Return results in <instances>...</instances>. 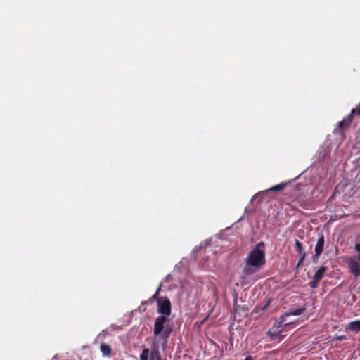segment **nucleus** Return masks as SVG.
I'll list each match as a JSON object with an SVG mask.
<instances>
[{"instance_id":"1","label":"nucleus","mask_w":360,"mask_h":360,"mask_svg":"<svg viewBox=\"0 0 360 360\" xmlns=\"http://www.w3.org/2000/svg\"><path fill=\"white\" fill-rule=\"evenodd\" d=\"M265 264V244L264 242H259L249 252L245 259V266L241 273L242 279H248L259 271Z\"/></svg>"},{"instance_id":"2","label":"nucleus","mask_w":360,"mask_h":360,"mask_svg":"<svg viewBox=\"0 0 360 360\" xmlns=\"http://www.w3.org/2000/svg\"><path fill=\"white\" fill-rule=\"evenodd\" d=\"M354 251L357 255H352L348 258L347 266L349 271L358 278L360 276V243L356 242L354 245Z\"/></svg>"},{"instance_id":"3","label":"nucleus","mask_w":360,"mask_h":360,"mask_svg":"<svg viewBox=\"0 0 360 360\" xmlns=\"http://www.w3.org/2000/svg\"><path fill=\"white\" fill-rule=\"evenodd\" d=\"M158 311L166 317L171 314V302L166 297H160L158 300Z\"/></svg>"},{"instance_id":"4","label":"nucleus","mask_w":360,"mask_h":360,"mask_svg":"<svg viewBox=\"0 0 360 360\" xmlns=\"http://www.w3.org/2000/svg\"><path fill=\"white\" fill-rule=\"evenodd\" d=\"M327 271V268L325 266H321L314 274L312 280L309 282V285L312 289H315L318 287L319 282L324 277V275Z\"/></svg>"},{"instance_id":"5","label":"nucleus","mask_w":360,"mask_h":360,"mask_svg":"<svg viewBox=\"0 0 360 360\" xmlns=\"http://www.w3.org/2000/svg\"><path fill=\"white\" fill-rule=\"evenodd\" d=\"M354 115H360V103L356 108L352 109L351 113L347 116V117L345 118L343 120L339 122V128L342 129L345 126H349L353 120Z\"/></svg>"},{"instance_id":"6","label":"nucleus","mask_w":360,"mask_h":360,"mask_svg":"<svg viewBox=\"0 0 360 360\" xmlns=\"http://www.w3.org/2000/svg\"><path fill=\"white\" fill-rule=\"evenodd\" d=\"M305 311V308L302 307L298 309L291 310L289 312L285 313L280 317L279 323L281 326H287L291 323V322H287L286 318L290 316H298L302 314Z\"/></svg>"},{"instance_id":"7","label":"nucleus","mask_w":360,"mask_h":360,"mask_svg":"<svg viewBox=\"0 0 360 360\" xmlns=\"http://www.w3.org/2000/svg\"><path fill=\"white\" fill-rule=\"evenodd\" d=\"M167 321V317L165 316H160L156 318L154 324L153 333L155 335H158L161 333L164 328V325Z\"/></svg>"},{"instance_id":"8","label":"nucleus","mask_w":360,"mask_h":360,"mask_svg":"<svg viewBox=\"0 0 360 360\" xmlns=\"http://www.w3.org/2000/svg\"><path fill=\"white\" fill-rule=\"evenodd\" d=\"M325 244V237L321 233L317 240L316 245L315 246V254L313 256V259L315 261L316 259L319 257V256L323 252V248Z\"/></svg>"},{"instance_id":"9","label":"nucleus","mask_w":360,"mask_h":360,"mask_svg":"<svg viewBox=\"0 0 360 360\" xmlns=\"http://www.w3.org/2000/svg\"><path fill=\"white\" fill-rule=\"evenodd\" d=\"M295 250L297 252L299 257H300V259L297 264V268H298L302 264L303 261L304 260V259L306 257V252H304V250L303 249L302 243L300 241H299L297 239H295Z\"/></svg>"},{"instance_id":"10","label":"nucleus","mask_w":360,"mask_h":360,"mask_svg":"<svg viewBox=\"0 0 360 360\" xmlns=\"http://www.w3.org/2000/svg\"><path fill=\"white\" fill-rule=\"evenodd\" d=\"M160 356V353L159 351V346L155 342H153L151 346V351H149V356Z\"/></svg>"},{"instance_id":"11","label":"nucleus","mask_w":360,"mask_h":360,"mask_svg":"<svg viewBox=\"0 0 360 360\" xmlns=\"http://www.w3.org/2000/svg\"><path fill=\"white\" fill-rule=\"evenodd\" d=\"M100 349H101V352L103 353V356H109L112 352L110 345H108L105 343H102L100 345Z\"/></svg>"},{"instance_id":"12","label":"nucleus","mask_w":360,"mask_h":360,"mask_svg":"<svg viewBox=\"0 0 360 360\" xmlns=\"http://www.w3.org/2000/svg\"><path fill=\"white\" fill-rule=\"evenodd\" d=\"M349 329L352 331H360V321H352L349 324Z\"/></svg>"},{"instance_id":"13","label":"nucleus","mask_w":360,"mask_h":360,"mask_svg":"<svg viewBox=\"0 0 360 360\" xmlns=\"http://www.w3.org/2000/svg\"><path fill=\"white\" fill-rule=\"evenodd\" d=\"M285 186H286V184L281 183L280 184L272 186L269 189V191H273V192L280 191H282L283 189H284V188Z\"/></svg>"},{"instance_id":"14","label":"nucleus","mask_w":360,"mask_h":360,"mask_svg":"<svg viewBox=\"0 0 360 360\" xmlns=\"http://www.w3.org/2000/svg\"><path fill=\"white\" fill-rule=\"evenodd\" d=\"M149 357V349L145 348L143 349L141 355L140 360H148Z\"/></svg>"},{"instance_id":"15","label":"nucleus","mask_w":360,"mask_h":360,"mask_svg":"<svg viewBox=\"0 0 360 360\" xmlns=\"http://www.w3.org/2000/svg\"><path fill=\"white\" fill-rule=\"evenodd\" d=\"M160 287H159V288L157 290V291L155 292V293L151 297V299H153V300H158V298L160 297H158V295H159V292H160Z\"/></svg>"},{"instance_id":"16","label":"nucleus","mask_w":360,"mask_h":360,"mask_svg":"<svg viewBox=\"0 0 360 360\" xmlns=\"http://www.w3.org/2000/svg\"><path fill=\"white\" fill-rule=\"evenodd\" d=\"M345 339H346L345 336H343V335L336 336V337L334 338V340H340V341H341V340H345Z\"/></svg>"},{"instance_id":"17","label":"nucleus","mask_w":360,"mask_h":360,"mask_svg":"<svg viewBox=\"0 0 360 360\" xmlns=\"http://www.w3.org/2000/svg\"><path fill=\"white\" fill-rule=\"evenodd\" d=\"M150 360H161V356H150Z\"/></svg>"},{"instance_id":"18","label":"nucleus","mask_w":360,"mask_h":360,"mask_svg":"<svg viewBox=\"0 0 360 360\" xmlns=\"http://www.w3.org/2000/svg\"><path fill=\"white\" fill-rule=\"evenodd\" d=\"M245 360H252V358L250 356H247Z\"/></svg>"},{"instance_id":"19","label":"nucleus","mask_w":360,"mask_h":360,"mask_svg":"<svg viewBox=\"0 0 360 360\" xmlns=\"http://www.w3.org/2000/svg\"><path fill=\"white\" fill-rule=\"evenodd\" d=\"M169 332L168 333H167L166 331L164 332V334L165 335L166 337H167L169 335Z\"/></svg>"},{"instance_id":"20","label":"nucleus","mask_w":360,"mask_h":360,"mask_svg":"<svg viewBox=\"0 0 360 360\" xmlns=\"http://www.w3.org/2000/svg\"><path fill=\"white\" fill-rule=\"evenodd\" d=\"M269 302L268 303H266V306L264 307H263L262 309H264L269 305Z\"/></svg>"},{"instance_id":"21","label":"nucleus","mask_w":360,"mask_h":360,"mask_svg":"<svg viewBox=\"0 0 360 360\" xmlns=\"http://www.w3.org/2000/svg\"><path fill=\"white\" fill-rule=\"evenodd\" d=\"M86 360H87V359H86Z\"/></svg>"}]
</instances>
